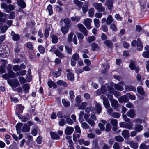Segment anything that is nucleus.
<instances>
[{
	"label": "nucleus",
	"instance_id": "f257e3e1",
	"mask_svg": "<svg viewBox=\"0 0 149 149\" xmlns=\"http://www.w3.org/2000/svg\"><path fill=\"white\" fill-rule=\"evenodd\" d=\"M8 48L6 45H1L0 46V55L3 58L6 57Z\"/></svg>",
	"mask_w": 149,
	"mask_h": 149
},
{
	"label": "nucleus",
	"instance_id": "f03ea898",
	"mask_svg": "<svg viewBox=\"0 0 149 149\" xmlns=\"http://www.w3.org/2000/svg\"><path fill=\"white\" fill-rule=\"evenodd\" d=\"M77 26L79 29V31L82 33L85 36H88V31L83 24L78 23L77 25Z\"/></svg>",
	"mask_w": 149,
	"mask_h": 149
},
{
	"label": "nucleus",
	"instance_id": "7ed1b4c3",
	"mask_svg": "<svg viewBox=\"0 0 149 149\" xmlns=\"http://www.w3.org/2000/svg\"><path fill=\"white\" fill-rule=\"evenodd\" d=\"M93 6L96 10L100 12H104L105 10V8L102 6L101 3L94 2L93 4Z\"/></svg>",
	"mask_w": 149,
	"mask_h": 149
},
{
	"label": "nucleus",
	"instance_id": "20e7f679",
	"mask_svg": "<svg viewBox=\"0 0 149 149\" xmlns=\"http://www.w3.org/2000/svg\"><path fill=\"white\" fill-rule=\"evenodd\" d=\"M120 127H123L129 130H131L132 129L133 124L131 123H125L124 122H121L119 123Z\"/></svg>",
	"mask_w": 149,
	"mask_h": 149
},
{
	"label": "nucleus",
	"instance_id": "39448f33",
	"mask_svg": "<svg viewBox=\"0 0 149 149\" xmlns=\"http://www.w3.org/2000/svg\"><path fill=\"white\" fill-rule=\"evenodd\" d=\"M8 84L12 87L16 88L20 85V84L17 79H10L7 80Z\"/></svg>",
	"mask_w": 149,
	"mask_h": 149
},
{
	"label": "nucleus",
	"instance_id": "423d86ee",
	"mask_svg": "<svg viewBox=\"0 0 149 149\" xmlns=\"http://www.w3.org/2000/svg\"><path fill=\"white\" fill-rule=\"evenodd\" d=\"M124 85V82L123 81H121L119 82L117 84H114L113 85V86L116 89L121 91H123L124 89L123 87Z\"/></svg>",
	"mask_w": 149,
	"mask_h": 149
},
{
	"label": "nucleus",
	"instance_id": "0eeeda50",
	"mask_svg": "<svg viewBox=\"0 0 149 149\" xmlns=\"http://www.w3.org/2000/svg\"><path fill=\"white\" fill-rule=\"evenodd\" d=\"M129 67L131 70H134L136 73L139 72V68L136 65L135 62L133 61H131L129 65Z\"/></svg>",
	"mask_w": 149,
	"mask_h": 149
},
{
	"label": "nucleus",
	"instance_id": "6e6552de",
	"mask_svg": "<svg viewBox=\"0 0 149 149\" xmlns=\"http://www.w3.org/2000/svg\"><path fill=\"white\" fill-rule=\"evenodd\" d=\"M92 22V20L90 18H86L84 19L83 24L86 26L88 29H90L91 28V24Z\"/></svg>",
	"mask_w": 149,
	"mask_h": 149
},
{
	"label": "nucleus",
	"instance_id": "1a4fd4ad",
	"mask_svg": "<svg viewBox=\"0 0 149 149\" xmlns=\"http://www.w3.org/2000/svg\"><path fill=\"white\" fill-rule=\"evenodd\" d=\"M126 115L128 117L133 118L136 116L135 111L134 109H130L127 113Z\"/></svg>",
	"mask_w": 149,
	"mask_h": 149
},
{
	"label": "nucleus",
	"instance_id": "9d476101",
	"mask_svg": "<svg viewBox=\"0 0 149 149\" xmlns=\"http://www.w3.org/2000/svg\"><path fill=\"white\" fill-rule=\"evenodd\" d=\"M74 130V129L73 127L67 126L65 129V133L67 135H69L71 134Z\"/></svg>",
	"mask_w": 149,
	"mask_h": 149
},
{
	"label": "nucleus",
	"instance_id": "9b49d317",
	"mask_svg": "<svg viewBox=\"0 0 149 149\" xmlns=\"http://www.w3.org/2000/svg\"><path fill=\"white\" fill-rule=\"evenodd\" d=\"M100 98L103 100V104L105 108H107L110 107L109 103L106 97L104 96H101L100 97Z\"/></svg>",
	"mask_w": 149,
	"mask_h": 149
},
{
	"label": "nucleus",
	"instance_id": "f8f14e48",
	"mask_svg": "<svg viewBox=\"0 0 149 149\" xmlns=\"http://www.w3.org/2000/svg\"><path fill=\"white\" fill-rule=\"evenodd\" d=\"M144 128L143 126L141 124H136L135 125L134 129L138 132H140L143 130Z\"/></svg>",
	"mask_w": 149,
	"mask_h": 149
},
{
	"label": "nucleus",
	"instance_id": "ddd939ff",
	"mask_svg": "<svg viewBox=\"0 0 149 149\" xmlns=\"http://www.w3.org/2000/svg\"><path fill=\"white\" fill-rule=\"evenodd\" d=\"M11 35L12 37V39L14 41L19 40L20 38L19 35L17 34H16L13 31H12L11 33Z\"/></svg>",
	"mask_w": 149,
	"mask_h": 149
},
{
	"label": "nucleus",
	"instance_id": "4468645a",
	"mask_svg": "<svg viewBox=\"0 0 149 149\" xmlns=\"http://www.w3.org/2000/svg\"><path fill=\"white\" fill-rule=\"evenodd\" d=\"M127 143L129 144L130 146L134 149H137L138 147L137 143L131 141H127Z\"/></svg>",
	"mask_w": 149,
	"mask_h": 149
},
{
	"label": "nucleus",
	"instance_id": "2eb2a0df",
	"mask_svg": "<svg viewBox=\"0 0 149 149\" xmlns=\"http://www.w3.org/2000/svg\"><path fill=\"white\" fill-rule=\"evenodd\" d=\"M98 141L95 139L93 140L92 142V147L93 149H100V147L98 144Z\"/></svg>",
	"mask_w": 149,
	"mask_h": 149
},
{
	"label": "nucleus",
	"instance_id": "dca6fc26",
	"mask_svg": "<svg viewBox=\"0 0 149 149\" xmlns=\"http://www.w3.org/2000/svg\"><path fill=\"white\" fill-rule=\"evenodd\" d=\"M105 4L108 6V8L111 10L113 7V1L112 0H107L105 2Z\"/></svg>",
	"mask_w": 149,
	"mask_h": 149
},
{
	"label": "nucleus",
	"instance_id": "f3484780",
	"mask_svg": "<svg viewBox=\"0 0 149 149\" xmlns=\"http://www.w3.org/2000/svg\"><path fill=\"white\" fill-rule=\"evenodd\" d=\"M122 135L125 139H128L130 136L129 131L127 130H124L122 132Z\"/></svg>",
	"mask_w": 149,
	"mask_h": 149
},
{
	"label": "nucleus",
	"instance_id": "a211bd4d",
	"mask_svg": "<svg viewBox=\"0 0 149 149\" xmlns=\"http://www.w3.org/2000/svg\"><path fill=\"white\" fill-rule=\"evenodd\" d=\"M47 84L49 87L50 88H51L53 87L54 88H56L57 87L56 84L52 81L50 79H49L48 80Z\"/></svg>",
	"mask_w": 149,
	"mask_h": 149
},
{
	"label": "nucleus",
	"instance_id": "6ab92c4d",
	"mask_svg": "<svg viewBox=\"0 0 149 149\" xmlns=\"http://www.w3.org/2000/svg\"><path fill=\"white\" fill-rule=\"evenodd\" d=\"M124 87L125 89L127 91H132L134 92L136 91L135 88L132 85H126Z\"/></svg>",
	"mask_w": 149,
	"mask_h": 149
},
{
	"label": "nucleus",
	"instance_id": "aec40b11",
	"mask_svg": "<svg viewBox=\"0 0 149 149\" xmlns=\"http://www.w3.org/2000/svg\"><path fill=\"white\" fill-rule=\"evenodd\" d=\"M62 71V69L60 68H58V71L53 72V76L55 77H58L61 74V72Z\"/></svg>",
	"mask_w": 149,
	"mask_h": 149
},
{
	"label": "nucleus",
	"instance_id": "412c9836",
	"mask_svg": "<svg viewBox=\"0 0 149 149\" xmlns=\"http://www.w3.org/2000/svg\"><path fill=\"white\" fill-rule=\"evenodd\" d=\"M8 28V27L7 26L5 25L3 26V23H0V30L1 31L0 32L2 33L5 32L7 30Z\"/></svg>",
	"mask_w": 149,
	"mask_h": 149
},
{
	"label": "nucleus",
	"instance_id": "4be33fe9",
	"mask_svg": "<svg viewBox=\"0 0 149 149\" xmlns=\"http://www.w3.org/2000/svg\"><path fill=\"white\" fill-rule=\"evenodd\" d=\"M111 105L112 107L114 109H117L118 106V101L115 99H113L111 101Z\"/></svg>",
	"mask_w": 149,
	"mask_h": 149
},
{
	"label": "nucleus",
	"instance_id": "5701e85b",
	"mask_svg": "<svg viewBox=\"0 0 149 149\" xmlns=\"http://www.w3.org/2000/svg\"><path fill=\"white\" fill-rule=\"evenodd\" d=\"M30 130V127L28 125L24 124L21 129L22 132H29Z\"/></svg>",
	"mask_w": 149,
	"mask_h": 149
},
{
	"label": "nucleus",
	"instance_id": "b1692460",
	"mask_svg": "<svg viewBox=\"0 0 149 149\" xmlns=\"http://www.w3.org/2000/svg\"><path fill=\"white\" fill-rule=\"evenodd\" d=\"M24 93H26L28 92L30 88V85L27 84H23L22 86Z\"/></svg>",
	"mask_w": 149,
	"mask_h": 149
},
{
	"label": "nucleus",
	"instance_id": "393cba45",
	"mask_svg": "<svg viewBox=\"0 0 149 149\" xmlns=\"http://www.w3.org/2000/svg\"><path fill=\"white\" fill-rule=\"evenodd\" d=\"M95 113L99 114L101 112L102 109L99 103H96L95 104Z\"/></svg>",
	"mask_w": 149,
	"mask_h": 149
},
{
	"label": "nucleus",
	"instance_id": "a878e982",
	"mask_svg": "<svg viewBox=\"0 0 149 149\" xmlns=\"http://www.w3.org/2000/svg\"><path fill=\"white\" fill-rule=\"evenodd\" d=\"M54 53L56 56H58L61 59L62 58L64 57L63 54L59 50H55Z\"/></svg>",
	"mask_w": 149,
	"mask_h": 149
},
{
	"label": "nucleus",
	"instance_id": "bb28decb",
	"mask_svg": "<svg viewBox=\"0 0 149 149\" xmlns=\"http://www.w3.org/2000/svg\"><path fill=\"white\" fill-rule=\"evenodd\" d=\"M50 134L52 138L53 139H58L60 138L59 136L55 132H51Z\"/></svg>",
	"mask_w": 149,
	"mask_h": 149
},
{
	"label": "nucleus",
	"instance_id": "cd10ccee",
	"mask_svg": "<svg viewBox=\"0 0 149 149\" xmlns=\"http://www.w3.org/2000/svg\"><path fill=\"white\" fill-rule=\"evenodd\" d=\"M104 44L109 48L111 47L113 45V43L111 40H106L104 41Z\"/></svg>",
	"mask_w": 149,
	"mask_h": 149
},
{
	"label": "nucleus",
	"instance_id": "c85d7f7f",
	"mask_svg": "<svg viewBox=\"0 0 149 149\" xmlns=\"http://www.w3.org/2000/svg\"><path fill=\"white\" fill-rule=\"evenodd\" d=\"M69 27L67 26L62 27L61 29L62 33L64 35L66 34L69 30Z\"/></svg>",
	"mask_w": 149,
	"mask_h": 149
},
{
	"label": "nucleus",
	"instance_id": "c756f323",
	"mask_svg": "<svg viewBox=\"0 0 149 149\" xmlns=\"http://www.w3.org/2000/svg\"><path fill=\"white\" fill-rule=\"evenodd\" d=\"M63 22L65 24V26H67L70 27L71 26V21L69 18H65Z\"/></svg>",
	"mask_w": 149,
	"mask_h": 149
},
{
	"label": "nucleus",
	"instance_id": "7c9ffc66",
	"mask_svg": "<svg viewBox=\"0 0 149 149\" xmlns=\"http://www.w3.org/2000/svg\"><path fill=\"white\" fill-rule=\"evenodd\" d=\"M137 49L138 51L141 50L143 49L142 44L141 43L139 38H138L137 40Z\"/></svg>",
	"mask_w": 149,
	"mask_h": 149
},
{
	"label": "nucleus",
	"instance_id": "2f4dec72",
	"mask_svg": "<svg viewBox=\"0 0 149 149\" xmlns=\"http://www.w3.org/2000/svg\"><path fill=\"white\" fill-rule=\"evenodd\" d=\"M18 5L22 8H24L26 7V4L22 0H17Z\"/></svg>",
	"mask_w": 149,
	"mask_h": 149
},
{
	"label": "nucleus",
	"instance_id": "473e14b6",
	"mask_svg": "<svg viewBox=\"0 0 149 149\" xmlns=\"http://www.w3.org/2000/svg\"><path fill=\"white\" fill-rule=\"evenodd\" d=\"M73 2L74 4L77 5L80 8H81L82 7L83 3L78 0H74Z\"/></svg>",
	"mask_w": 149,
	"mask_h": 149
},
{
	"label": "nucleus",
	"instance_id": "72a5a7b5",
	"mask_svg": "<svg viewBox=\"0 0 149 149\" xmlns=\"http://www.w3.org/2000/svg\"><path fill=\"white\" fill-rule=\"evenodd\" d=\"M114 139L116 141L120 143L122 142L124 140V138L120 135L115 136Z\"/></svg>",
	"mask_w": 149,
	"mask_h": 149
},
{
	"label": "nucleus",
	"instance_id": "f704fd0d",
	"mask_svg": "<svg viewBox=\"0 0 149 149\" xmlns=\"http://www.w3.org/2000/svg\"><path fill=\"white\" fill-rule=\"evenodd\" d=\"M113 21V19L112 16L111 15H109L106 19V24L109 25Z\"/></svg>",
	"mask_w": 149,
	"mask_h": 149
},
{
	"label": "nucleus",
	"instance_id": "c9c22d12",
	"mask_svg": "<svg viewBox=\"0 0 149 149\" xmlns=\"http://www.w3.org/2000/svg\"><path fill=\"white\" fill-rule=\"evenodd\" d=\"M94 25L96 28H98L100 26V22L99 20L97 18H95L93 19Z\"/></svg>",
	"mask_w": 149,
	"mask_h": 149
},
{
	"label": "nucleus",
	"instance_id": "e433bc0d",
	"mask_svg": "<svg viewBox=\"0 0 149 149\" xmlns=\"http://www.w3.org/2000/svg\"><path fill=\"white\" fill-rule=\"evenodd\" d=\"M99 48L98 45L95 43H92L91 44V49L93 51L97 50Z\"/></svg>",
	"mask_w": 149,
	"mask_h": 149
},
{
	"label": "nucleus",
	"instance_id": "4c0bfd02",
	"mask_svg": "<svg viewBox=\"0 0 149 149\" xmlns=\"http://www.w3.org/2000/svg\"><path fill=\"white\" fill-rule=\"evenodd\" d=\"M23 124L22 123H18L16 126V130L17 133L19 134L20 133L21 127L22 126Z\"/></svg>",
	"mask_w": 149,
	"mask_h": 149
},
{
	"label": "nucleus",
	"instance_id": "58836bf2",
	"mask_svg": "<svg viewBox=\"0 0 149 149\" xmlns=\"http://www.w3.org/2000/svg\"><path fill=\"white\" fill-rule=\"evenodd\" d=\"M95 10L94 8H91L89 10L88 13L89 17L91 18L94 16Z\"/></svg>",
	"mask_w": 149,
	"mask_h": 149
},
{
	"label": "nucleus",
	"instance_id": "ea45409f",
	"mask_svg": "<svg viewBox=\"0 0 149 149\" xmlns=\"http://www.w3.org/2000/svg\"><path fill=\"white\" fill-rule=\"evenodd\" d=\"M57 84L60 86H62L64 87H66L67 86V84L63 80H59L57 81Z\"/></svg>",
	"mask_w": 149,
	"mask_h": 149
},
{
	"label": "nucleus",
	"instance_id": "a19ab883",
	"mask_svg": "<svg viewBox=\"0 0 149 149\" xmlns=\"http://www.w3.org/2000/svg\"><path fill=\"white\" fill-rule=\"evenodd\" d=\"M67 78L68 80L70 81L74 80V75L73 73L70 72L67 74Z\"/></svg>",
	"mask_w": 149,
	"mask_h": 149
},
{
	"label": "nucleus",
	"instance_id": "79ce46f5",
	"mask_svg": "<svg viewBox=\"0 0 149 149\" xmlns=\"http://www.w3.org/2000/svg\"><path fill=\"white\" fill-rule=\"evenodd\" d=\"M26 47L28 48L29 49L31 50L33 49V46L31 42H28L25 45Z\"/></svg>",
	"mask_w": 149,
	"mask_h": 149
},
{
	"label": "nucleus",
	"instance_id": "37998d69",
	"mask_svg": "<svg viewBox=\"0 0 149 149\" xmlns=\"http://www.w3.org/2000/svg\"><path fill=\"white\" fill-rule=\"evenodd\" d=\"M138 92L141 95H144L145 94V92L143 88L141 86H139L137 88Z\"/></svg>",
	"mask_w": 149,
	"mask_h": 149
},
{
	"label": "nucleus",
	"instance_id": "c03bdc74",
	"mask_svg": "<svg viewBox=\"0 0 149 149\" xmlns=\"http://www.w3.org/2000/svg\"><path fill=\"white\" fill-rule=\"evenodd\" d=\"M85 4L82 7V10L84 13H85L87 11L88 7V2H85Z\"/></svg>",
	"mask_w": 149,
	"mask_h": 149
},
{
	"label": "nucleus",
	"instance_id": "a18cd8bd",
	"mask_svg": "<svg viewBox=\"0 0 149 149\" xmlns=\"http://www.w3.org/2000/svg\"><path fill=\"white\" fill-rule=\"evenodd\" d=\"M7 9L6 10L7 13H9L10 12L14 9V6L12 4H9L8 5Z\"/></svg>",
	"mask_w": 149,
	"mask_h": 149
},
{
	"label": "nucleus",
	"instance_id": "49530a36",
	"mask_svg": "<svg viewBox=\"0 0 149 149\" xmlns=\"http://www.w3.org/2000/svg\"><path fill=\"white\" fill-rule=\"evenodd\" d=\"M51 37L52 39V41L54 43H56L58 40L57 37L54 35H51Z\"/></svg>",
	"mask_w": 149,
	"mask_h": 149
},
{
	"label": "nucleus",
	"instance_id": "de8ad7c7",
	"mask_svg": "<svg viewBox=\"0 0 149 149\" xmlns=\"http://www.w3.org/2000/svg\"><path fill=\"white\" fill-rule=\"evenodd\" d=\"M128 100V99L125 96L122 97L119 99V101L120 103H121L123 102H126Z\"/></svg>",
	"mask_w": 149,
	"mask_h": 149
},
{
	"label": "nucleus",
	"instance_id": "09e8293b",
	"mask_svg": "<svg viewBox=\"0 0 149 149\" xmlns=\"http://www.w3.org/2000/svg\"><path fill=\"white\" fill-rule=\"evenodd\" d=\"M111 116L115 118H118L120 116V114L118 112H113L111 115Z\"/></svg>",
	"mask_w": 149,
	"mask_h": 149
},
{
	"label": "nucleus",
	"instance_id": "8fccbe9b",
	"mask_svg": "<svg viewBox=\"0 0 149 149\" xmlns=\"http://www.w3.org/2000/svg\"><path fill=\"white\" fill-rule=\"evenodd\" d=\"M72 60L77 61L79 59V56L78 54L76 53L72 55Z\"/></svg>",
	"mask_w": 149,
	"mask_h": 149
},
{
	"label": "nucleus",
	"instance_id": "3c124183",
	"mask_svg": "<svg viewBox=\"0 0 149 149\" xmlns=\"http://www.w3.org/2000/svg\"><path fill=\"white\" fill-rule=\"evenodd\" d=\"M62 103L63 106L65 107H67L70 106V102L66 101L65 99L62 100Z\"/></svg>",
	"mask_w": 149,
	"mask_h": 149
},
{
	"label": "nucleus",
	"instance_id": "603ef678",
	"mask_svg": "<svg viewBox=\"0 0 149 149\" xmlns=\"http://www.w3.org/2000/svg\"><path fill=\"white\" fill-rule=\"evenodd\" d=\"M80 137V135L78 134H75L74 133L73 134V140L74 141H76L77 139L79 138Z\"/></svg>",
	"mask_w": 149,
	"mask_h": 149
},
{
	"label": "nucleus",
	"instance_id": "864d4df0",
	"mask_svg": "<svg viewBox=\"0 0 149 149\" xmlns=\"http://www.w3.org/2000/svg\"><path fill=\"white\" fill-rule=\"evenodd\" d=\"M81 127L84 129H89V125L85 122L81 123Z\"/></svg>",
	"mask_w": 149,
	"mask_h": 149
},
{
	"label": "nucleus",
	"instance_id": "5fc2aeb1",
	"mask_svg": "<svg viewBox=\"0 0 149 149\" xmlns=\"http://www.w3.org/2000/svg\"><path fill=\"white\" fill-rule=\"evenodd\" d=\"M87 103L86 102H83L81 105L78 107V109H84L87 106Z\"/></svg>",
	"mask_w": 149,
	"mask_h": 149
},
{
	"label": "nucleus",
	"instance_id": "6e6d98bb",
	"mask_svg": "<svg viewBox=\"0 0 149 149\" xmlns=\"http://www.w3.org/2000/svg\"><path fill=\"white\" fill-rule=\"evenodd\" d=\"M95 37L93 36H89L88 38L87 41L89 43H90L91 42L95 41Z\"/></svg>",
	"mask_w": 149,
	"mask_h": 149
},
{
	"label": "nucleus",
	"instance_id": "4d7b16f0",
	"mask_svg": "<svg viewBox=\"0 0 149 149\" xmlns=\"http://www.w3.org/2000/svg\"><path fill=\"white\" fill-rule=\"evenodd\" d=\"M142 55L144 58H149V51H147L143 52Z\"/></svg>",
	"mask_w": 149,
	"mask_h": 149
},
{
	"label": "nucleus",
	"instance_id": "13d9d810",
	"mask_svg": "<svg viewBox=\"0 0 149 149\" xmlns=\"http://www.w3.org/2000/svg\"><path fill=\"white\" fill-rule=\"evenodd\" d=\"M8 73L9 78H13L16 76L15 73L13 71L8 72Z\"/></svg>",
	"mask_w": 149,
	"mask_h": 149
},
{
	"label": "nucleus",
	"instance_id": "bf43d9fd",
	"mask_svg": "<svg viewBox=\"0 0 149 149\" xmlns=\"http://www.w3.org/2000/svg\"><path fill=\"white\" fill-rule=\"evenodd\" d=\"M65 48L66 49V52H67V53H68V54H72V48L71 47H68V46H66V45L65 46Z\"/></svg>",
	"mask_w": 149,
	"mask_h": 149
},
{
	"label": "nucleus",
	"instance_id": "052dcab7",
	"mask_svg": "<svg viewBox=\"0 0 149 149\" xmlns=\"http://www.w3.org/2000/svg\"><path fill=\"white\" fill-rule=\"evenodd\" d=\"M38 49L41 53L43 54L45 52V48L42 45H39L38 47Z\"/></svg>",
	"mask_w": 149,
	"mask_h": 149
},
{
	"label": "nucleus",
	"instance_id": "680f3d73",
	"mask_svg": "<svg viewBox=\"0 0 149 149\" xmlns=\"http://www.w3.org/2000/svg\"><path fill=\"white\" fill-rule=\"evenodd\" d=\"M111 123L113 126L116 127L117 126L118 122L116 119H112L111 120Z\"/></svg>",
	"mask_w": 149,
	"mask_h": 149
},
{
	"label": "nucleus",
	"instance_id": "e2e57ef3",
	"mask_svg": "<svg viewBox=\"0 0 149 149\" xmlns=\"http://www.w3.org/2000/svg\"><path fill=\"white\" fill-rule=\"evenodd\" d=\"M92 127H93L95 125V122L94 120L91 118L88 119V120L86 121Z\"/></svg>",
	"mask_w": 149,
	"mask_h": 149
},
{
	"label": "nucleus",
	"instance_id": "0e129e2a",
	"mask_svg": "<svg viewBox=\"0 0 149 149\" xmlns=\"http://www.w3.org/2000/svg\"><path fill=\"white\" fill-rule=\"evenodd\" d=\"M74 33L73 32H71L68 35V41L69 42H70L72 40V36L73 35Z\"/></svg>",
	"mask_w": 149,
	"mask_h": 149
},
{
	"label": "nucleus",
	"instance_id": "69168bd1",
	"mask_svg": "<svg viewBox=\"0 0 149 149\" xmlns=\"http://www.w3.org/2000/svg\"><path fill=\"white\" fill-rule=\"evenodd\" d=\"M111 126L109 123H107L106 125L105 130L107 132H109L111 130Z\"/></svg>",
	"mask_w": 149,
	"mask_h": 149
},
{
	"label": "nucleus",
	"instance_id": "338daca9",
	"mask_svg": "<svg viewBox=\"0 0 149 149\" xmlns=\"http://www.w3.org/2000/svg\"><path fill=\"white\" fill-rule=\"evenodd\" d=\"M47 9L49 12V15H52L53 13V10L52 9V6L51 5H49L47 7Z\"/></svg>",
	"mask_w": 149,
	"mask_h": 149
},
{
	"label": "nucleus",
	"instance_id": "774afa93",
	"mask_svg": "<svg viewBox=\"0 0 149 149\" xmlns=\"http://www.w3.org/2000/svg\"><path fill=\"white\" fill-rule=\"evenodd\" d=\"M113 148L114 149H120V147L118 143L115 142L113 146Z\"/></svg>",
	"mask_w": 149,
	"mask_h": 149
}]
</instances>
